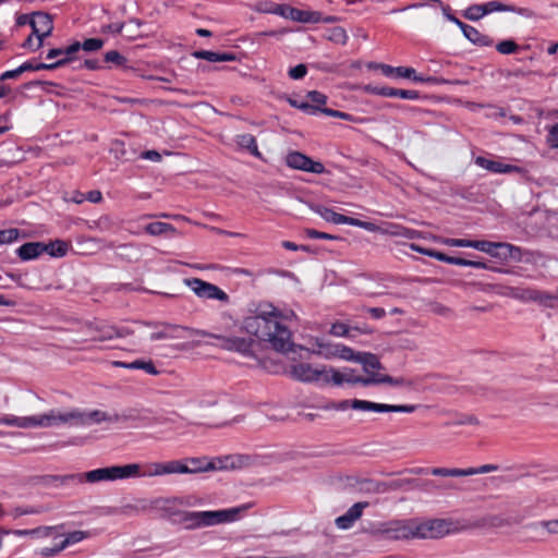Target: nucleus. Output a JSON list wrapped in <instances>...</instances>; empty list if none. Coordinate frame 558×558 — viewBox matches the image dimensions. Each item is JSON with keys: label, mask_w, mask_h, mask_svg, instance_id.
I'll list each match as a JSON object with an SVG mask.
<instances>
[{"label": "nucleus", "mask_w": 558, "mask_h": 558, "mask_svg": "<svg viewBox=\"0 0 558 558\" xmlns=\"http://www.w3.org/2000/svg\"><path fill=\"white\" fill-rule=\"evenodd\" d=\"M413 539H435L449 534H454L463 530L459 522L451 519H429L421 520L412 518Z\"/></svg>", "instance_id": "nucleus-3"}, {"label": "nucleus", "mask_w": 558, "mask_h": 558, "mask_svg": "<svg viewBox=\"0 0 558 558\" xmlns=\"http://www.w3.org/2000/svg\"><path fill=\"white\" fill-rule=\"evenodd\" d=\"M365 311L374 318L381 319L386 316V311L383 307H366Z\"/></svg>", "instance_id": "nucleus-63"}, {"label": "nucleus", "mask_w": 558, "mask_h": 558, "mask_svg": "<svg viewBox=\"0 0 558 558\" xmlns=\"http://www.w3.org/2000/svg\"><path fill=\"white\" fill-rule=\"evenodd\" d=\"M92 536V533L88 531H73L64 535V539L60 543L61 548L65 549L66 547L77 544L88 537Z\"/></svg>", "instance_id": "nucleus-39"}, {"label": "nucleus", "mask_w": 558, "mask_h": 558, "mask_svg": "<svg viewBox=\"0 0 558 558\" xmlns=\"http://www.w3.org/2000/svg\"><path fill=\"white\" fill-rule=\"evenodd\" d=\"M105 61L122 65L125 62V58L117 50H110L105 53Z\"/></svg>", "instance_id": "nucleus-53"}, {"label": "nucleus", "mask_w": 558, "mask_h": 558, "mask_svg": "<svg viewBox=\"0 0 558 558\" xmlns=\"http://www.w3.org/2000/svg\"><path fill=\"white\" fill-rule=\"evenodd\" d=\"M351 221L352 222L350 223V226L359 227V228H362L369 232H375V231H378V229H379L378 226H376L375 223L369 222V221H362L356 218H351Z\"/></svg>", "instance_id": "nucleus-54"}, {"label": "nucleus", "mask_w": 558, "mask_h": 558, "mask_svg": "<svg viewBox=\"0 0 558 558\" xmlns=\"http://www.w3.org/2000/svg\"><path fill=\"white\" fill-rule=\"evenodd\" d=\"M377 384H388L391 386L402 387V386H411L412 383L403 377H392L389 375H380V374H372L371 375V385Z\"/></svg>", "instance_id": "nucleus-30"}, {"label": "nucleus", "mask_w": 558, "mask_h": 558, "mask_svg": "<svg viewBox=\"0 0 558 558\" xmlns=\"http://www.w3.org/2000/svg\"><path fill=\"white\" fill-rule=\"evenodd\" d=\"M420 473L432 474L434 476H442V477H461L465 476L464 469L458 468H433L429 470H421Z\"/></svg>", "instance_id": "nucleus-35"}, {"label": "nucleus", "mask_w": 558, "mask_h": 558, "mask_svg": "<svg viewBox=\"0 0 558 558\" xmlns=\"http://www.w3.org/2000/svg\"><path fill=\"white\" fill-rule=\"evenodd\" d=\"M474 248L490 256L504 258L513 257V252H520L519 247L505 242L475 241Z\"/></svg>", "instance_id": "nucleus-16"}, {"label": "nucleus", "mask_w": 558, "mask_h": 558, "mask_svg": "<svg viewBox=\"0 0 558 558\" xmlns=\"http://www.w3.org/2000/svg\"><path fill=\"white\" fill-rule=\"evenodd\" d=\"M197 59L207 60L209 62H219V53L209 50H198L193 53Z\"/></svg>", "instance_id": "nucleus-52"}, {"label": "nucleus", "mask_w": 558, "mask_h": 558, "mask_svg": "<svg viewBox=\"0 0 558 558\" xmlns=\"http://www.w3.org/2000/svg\"><path fill=\"white\" fill-rule=\"evenodd\" d=\"M307 73V68L305 64H298L289 70V76L292 80H301Z\"/></svg>", "instance_id": "nucleus-55"}, {"label": "nucleus", "mask_w": 558, "mask_h": 558, "mask_svg": "<svg viewBox=\"0 0 558 558\" xmlns=\"http://www.w3.org/2000/svg\"><path fill=\"white\" fill-rule=\"evenodd\" d=\"M307 98L317 106L325 105L327 102V96L318 90L308 92Z\"/></svg>", "instance_id": "nucleus-58"}, {"label": "nucleus", "mask_w": 558, "mask_h": 558, "mask_svg": "<svg viewBox=\"0 0 558 558\" xmlns=\"http://www.w3.org/2000/svg\"><path fill=\"white\" fill-rule=\"evenodd\" d=\"M0 425L15 426L19 428H34V415L15 416L12 414H7L0 416Z\"/></svg>", "instance_id": "nucleus-29"}, {"label": "nucleus", "mask_w": 558, "mask_h": 558, "mask_svg": "<svg viewBox=\"0 0 558 558\" xmlns=\"http://www.w3.org/2000/svg\"><path fill=\"white\" fill-rule=\"evenodd\" d=\"M264 11L299 23H332L336 20L333 16L324 17L318 11L301 10L288 4H275L271 9Z\"/></svg>", "instance_id": "nucleus-7"}, {"label": "nucleus", "mask_w": 558, "mask_h": 558, "mask_svg": "<svg viewBox=\"0 0 558 558\" xmlns=\"http://www.w3.org/2000/svg\"><path fill=\"white\" fill-rule=\"evenodd\" d=\"M81 411L75 409L69 412H61L58 410H50L47 413L34 415V428H49L60 425H75L77 420H81Z\"/></svg>", "instance_id": "nucleus-8"}, {"label": "nucleus", "mask_w": 558, "mask_h": 558, "mask_svg": "<svg viewBox=\"0 0 558 558\" xmlns=\"http://www.w3.org/2000/svg\"><path fill=\"white\" fill-rule=\"evenodd\" d=\"M306 235L311 239H320V240H336L338 239V236L336 235H332V234H329V233H326V232H320V231H317L315 229H307L306 230Z\"/></svg>", "instance_id": "nucleus-57"}, {"label": "nucleus", "mask_w": 558, "mask_h": 558, "mask_svg": "<svg viewBox=\"0 0 558 558\" xmlns=\"http://www.w3.org/2000/svg\"><path fill=\"white\" fill-rule=\"evenodd\" d=\"M45 252L52 257H63L68 253L69 245L62 240L44 243Z\"/></svg>", "instance_id": "nucleus-38"}, {"label": "nucleus", "mask_w": 558, "mask_h": 558, "mask_svg": "<svg viewBox=\"0 0 558 558\" xmlns=\"http://www.w3.org/2000/svg\"><path fill=\"white\" fill-rule=\"evenodd\" d=\"M288 316L272 304H260L256 315L246 317L242 328L262 341L268 342L278 352H287L292 347V333L284 320Z\"/></svg>", "instance_id": "nucleus-1"}, {"label": "nucleus", "mask_w": 558, "mask_h": 558, "mask_svg": "<svg viewBox=\"0 0 558 558\" xmlns=\"http://www.w3.org/2000/svg\"><path fill=\"white\" fill-rule=\"evenodd\" d=\"M463 35L474 45L480 47H489L493 45V39L485 34H482L478 29L475 27L465 24L461 28Z\"/></svg>", "instance_id": "nucleus-25"}, {"label": "nucleus", "mask_w": 558, "mask_h": 558, "mask_svg": "<svg viewBox=\"0 0 558 558\" xmlns=\"http://www.w3.org/2000/svg\"><path fill=\"white\" fill-rule=\"evenodd\" d=\"M497 470H498V465H496V464H484V465H481L478 468H466V469H464L465 476H472V475H476V474L490 473V472H495Z\"/></svg>", "instance_id": "nucleus-44"}, {"label": "nucleus", "mask_w": 558, "mask_h": 558, "mask_svg": "<svg viewBox=\"0 0 558 558\" xmlns=\"http://www.w3.org/2000/svg\"><path fill=\"white\" fill-rule=\"evenodd\" d=\"M350 331L351 328L347 324L340 322L332 324L329 330L330 335L336 337H349Z\"/></svg>", "instance_id": "nucleus-46"}, {"label": "nucleus", "mask_w": 558, "mask_h": 558, "mask_svg": "<svg viewBox=\"0 0 558 558\" xmlns=\"http://www.w3.org/2000/svg\"><path fill=\"white\" fill-rule=\"evenodd\" d=\"M430 311L434 314L440 315L444 317H448L451 314V310L441 303H434L430 307Z\"/></svg>", "instance_id": "nucleus-59"}, {"label": "nucleus", "mask_w": 558, "mask_h": 558, "mask_svg": "<svg viewBox=\"0 0 558 558\" xmlns=\"http://www.w3.org/2000/svg\"><path fill=\"white\" fill-rule=\"evenodd\" d=\"M62 550H64L63 548H61V544L59 545H56L53 547H45V548H41L40 551L38 553L39 555L44 556V557H54L57 556L59 553H61Z\"/></svg>", "instance_id": "nucleus-61"}, {"label": "nucleus", "mask_w": 558, "mask_h": 558, "mask_svg": "<svg viewBox=\"0 0 558 558\" xmlns=\"http://www.w3.org/2000/svg\"><path fill=\"white\" fill-rule=\"evenodd\" d=\"M365 92L373 95H378L383 97H398L402 99L409 100H417L420 98V93L414 89H399L388 86H372L366 85L364 87Z\"/></svg>", "instance_id": "nucleus-17"}, {"label": "nucleus", "mask_w": 558, "mask_h": 558, "mask_svg": "<svg viewBox=\"0 0 558 558\" xmlns=\"http://www.w3.org/2000/svg\"><path fill=\"white\" fill-rule=\"evenodd\" d=\"M371 69H379L381 73L385 76H396L400 78H409L414 82H434L435 78L433 77H423L420 75H416V71L413 68L410 66H391L384 63H371L368 65Z\"/></svg>", "instance_id": "nucleus-15"}, {"label": "nucleus", "mask_w": 558, "mask_h": 558, "mask_svg": "<svg viewBox=\"0 0 558 558\" xmlns=\"http://www.w3.org/2000/svg\"><path fill=\"white\" fill-rule=\"evenodd\" d=\"M318 353L324 354L326 357L330 356H339L347 361H355L356 362V353L349 347L343 344H325L323 342L317 341Z\"/></svg>", "instance_id": "nucleus-20"}, {"label": "nucleus", "mask_w": 558, "mask_h": 558, "mask_svg": "<svg viewBox=\"0 0 558 558\" xmlns=\"http://www.w3.org/2000/svg\"><path fill=\"white\" fill-rule=\"evenodd\" d=\"M89 201L90 203H100L102 201V194L98 190L89 191L87 194H85V201Z\"/></svg>", "instance_id": "nucleus-64"}, {"label": "nucleus", "mask_w": 558, "mask_h": 558, "mask_svg": "<svg viewBox=\"0 0 558 558\" xmlns=\"http://www.w3.org/2000/svg\"><path fill=\"white\" fill-rule=\"evenodd\" d=\"M185 283L201 299L217 300L225 304L230 301L229 295L214 283L199 278L185 279Z\"/></svg>", "instance_id": "nucleus-11"}, {"label": "nucleus", "mask_w": 558, "mask_h": 558, "mask_svg": "<svg viewBox=\"0 0 558 558\" xmlns=\"http://www.w3.org/2000/svg\"><path fill=\"white\" fill-rule=\"evenodd\" d=\"M161 326L163 327L162 330L153 332L149 336V339L151 341L182 338V336L179 333L180 330H185V331H189L190 333H194V335L196 331V330L187 328V327H183L180 325L167 324V323L161 324Z\"/></svg>", "instance_id": "nucleus-21"}, {"label": "nucleus", "mask_w": 558, "mask_h": 558, "mask_svg": "<svg viewBox=\"0 0 558 558\" xmlns=\"http://www.w3.org/2000/svg\"><path fill=\"white\" fill-rule=\"evenodd\" d=\"M539 291L541 290H536V289H526L523 291V293L519 298L522 300L534 301V302L538 303Z\"/></svg>", "instance_id": "nucleus-60"}, {"label": "nucleus", "mask_w": 558, "mask_h": 558, "mask_svg": "<svg viewBox=\"0 0 558 558\" xmlns=\"http://www.w3.org/2000/svg\"><path fill=\"white\" fill-rule=\"evenodd\" d=\"M485 15V9L482 4L470 5L464 12V17L470 21H477Z\"/></svg>", "instance_id": "nucleus-42"}, {"label": "nucleus", "mask_w": 558, "mask_h": 558, "mask_svg": "<svg viewBox=\"0 0 558 558\" xmlns=\"http://www.w3.org/2000/svg\"><path fill=\"white\" fill-rule=\"evenodd\" d=\"M351 408L361 411H374V412H401V413H413L418 405L416 404H385L376 403L367 400H352Z\"/></svg>", "instance_id": "nucleus-13"}, {"label": "nucleus", "mask_w": 558, "mask_h": 558, "mask_svg": "<svg viewBox=\"0 0 558 558\" xmlns=\"http://www.w3.org/2000/svg\"><path fill=\"white\" fill-rule=\"evenodd\" d=\"M97 335L93 337L96 341H106L111 340L113 338L123 337V333L120 332L116 327L101 325L96 327Z\"/></svg>", "instance_id": "nucleus-36"}, {"label": "nucleus", "mask_w": 558, "mask_h": 558, "mask_svg": "<svg viewBox=\"0 0 558 558\" xmlns=\"http://www.w3.org/2000/svg\"><path fill=\"white\" fill-rule=\"evenodd\" d=\"M69 59L70 58L59 59L56 62L50 63V64H46V63L34 64L32 62H24L23 64H21L19 66V69L21 71V73H24L26 71L53 70V69H57V68H60V66L66 64Z\"/></svg>", "instance_id": "nucleus-32"}, {"label": "nucleus", "mask_w": 558, "mask_h": 558, "mask_svg": "<svg viewBox=\"0 0 558 558\" xmlns=\"http://www.w3.org/2000/svg\"><path fill=\"white\" fill-rule=\"evenodd\" d=\"M81 420H77V426L82 425H90L94 423H101L109 420V416L106 412L94 410L92 412L85 413L81 412Z\"/></svg>", "instance_id": "nucleus-34"}, {"label": "nucleus", "mask_w": 558, "mask_h": 558, "mask_svg": "<svg viewBox=\"0 0 558 558\" xmlns=\"http://www.w3.org/2000/svg\"><path fill=\"white\" fill-rule=\"evenodd\" d=\"M126 464L124 465H111L107 468L95 469L85 473L69 474L60 476V483L62 485L68 484H82L84 482L97 483V482H113L117 480L129 478Z\"/></svg>", "instance_id": "nucleus-5"}, {"label": "nucleus", "mask_w": 558, "mask_h": 558, "mask_svg": "<svg viewBox=\"0 0 558 558\" xmlns=\"http://www.w3.org/2000/svg\"><path fill=\"white\" fill-rule=\"evenodd\" d=\"M356 362L361 363L366 372H369L371 369H380L383 367L378 357L368 352H357Z\"/></svg>", "instance_id": "nucleus-33"}, {"label": "nucleus", "mask_w": 558, "mask_h": 558, "mask_svg": "<svg viewBox=\"0 0 558 558\" xmlns=\"http://www.w3.org/2000/svg\"><path fill=\"white\" fill-rule=\"evenodd\" d=\"M105 41L100 38H89L84 40L82 44L80 43V49L85 51H97L102 48Z\"/></svg>", "instance_id": "nucleus-43"}, {"label": "nucleus", "mask_w": 558, "mask_h": 558, "mask_svg": "<svg viewBox=\"0 0 558 558\" xmlns=\"http://www.w3.org/2000/svg\"><path fill=\"white\" fill-rule=\"evenodd\" d=\"M80 50V41H74L65 49L61 48H53L50 49L47 53V59L51 60L58 57H61L60 59L70 58L68 62H70L73 59V54L76 53Z\"/></svg>", "instance_id": "nucleus-31"}, {"label": "nucleus", "mask_w": 558, "mask_h": 558, "mask_svg": "<svg viewBox=\"0 0 558 558\" xmlns=\"http://www.w3.org/2000/svg\"><path fill=\"white\" fill-rule=\"evenodd\" d=\"M290 375L304 383L328 384L329 369L326 367H314L308 363H296L290 367Z\"/></svg>", "instance_id": "nucleus-9"}, {"label": "nucleus", "mask_w": 558, "mask_h": 558, "mask_svg": "<svg viewBox=\"0 0 558 558\" xmlns=\"http://www.w3.org/2000/svg\"><path fill=\"white\" fill-rule=\"evenodd\" d=\"M20 231L15 228L5 229L0 231V245L9 244L17 240Z\"/></svg>", "instance_id": "nucleus-45"}, {"label": "nucleus", "mask_w": 558, "mask_h": 558, "mask_svg": "<svg viewBox=\"0 0 558 558\" xmlns=\"http://www.w3.org/2000/svg\"><path fill=\"white\" fill-rule=\"evenodd\" d=\"M320 112L325 113L326 116L339 118L345 121H354L355 118L347 112L329 109V108H322L319 109Z\"/></svg>", "instance_id": "nucleus-51"}, {"label": "nucleus", "mask_w": 558, "mask_h": 558, "mask_svg": "<svg viewBox=\"0 0 558 558\" xmlns=\"http://www.w3.org/2000/svg\"><path fill=\"white\" fill-rule=\"evenodd\" d=\"M366 507H368V502L366 501L354 504L347 510L344 514L338 517L335 520L336 526L340 530L351 529L354 525L355 521H357L362 517L363 510Z\"/></svg>", "instance_id": "nucleus-18"}, {"label": "nucleus", "mask_w": 558, "mask_h": 558, "mask_svg": "<svg viewBox=\"0 0 558 558\" xmlns=\"http://www.w3.org/2000/svg\"><path fill=\"white\" fill-rule=\"evenodd\" d=\"M475 165L478 167L490 171L493 173H510L517 170V167L512 165H506L497 160H492L482 156H478L474 160Z\"/></svg>", "instance_id": "nucleus-22"}, {"label": "nucleus", "mask_w": 558, "mask_h": 558, "mask_svg": "<svg viewBox=\"0 0 558 558\" xmlns=\"http://www.w3.org/2000/svg\"><path fill=\"white\" fill-rule=\"evenodd\" d=\"M351 402L352 401H349V400H342V401H339V402H331L330 404H328L326 407V409H328V410H336V411H344L348 408H351Z\"/></svg>", "instance_id": "nucleus-62"}, {"label": "nucleus", "mask_w": 558, "mask_h": 558, "mask_svg": "<svg viewBox=\"0 0 558 558\" xmlns=\"http://www.w3.org/2000/svg\"><path fill=\"white\" fill-rule=\"evenodd\" d=\"M315 211L326 221L332 222L335 225H349L352 222L351 218L341 214L333 211L330 208L317 206Z\"/></svg>", "instance_id": "nucleus-27"}, {"label": "nucleus", "mask_w": 558, "mask_h": 558, "mask_svg": "<svg viewBox=\"0 0 558 558\" xmlns=\"http://www.w3.org/2000/svg\"><path fill=\"white\" fill-rule=\"evenodd\" d=\"M250 508L251 504H245L220 510L190 511L184 514L183 520L191 529L232 523L239 521Z\"/></svg>", "instance_id": "nucleus-2"}, {"label": "nucleus", "mask_w": 558, "mask_h": 558, "mask_svg": "<svg viewBox=\"0 0 558 558\" xmlns=\"http://www.w3.org/2000/svg\"><path fill=\"white\" fill-rule=\"evenodd\" d=\"M111 364L114 367H122V368H128V369H143L147 374H150V375L159 374L158 369L156 368V366L154 365V363L151 361L146 362V361H142V360H136L131 363H126V362H122V361H113Z\"/></svg>", "instance_id": "nucleus-26"}, {"label": "nucleus", "mask_w": 558, "mask_h": 558, "mask_svg": "<svg viewBox=\"0 0 558 558\" xmlns=\"http://www.w3.org/2000/svg\"><path fill=\"white\" fill-rule=\"evenodd\" d=\"M235 143L242 150H247L251 155L258 159H263V155L258 149L255 136L250 133L239 134L235 136Z\"/></svg>", "instance_id": "nucleus-24"}, {"label": "nucleus", "mask_w": 558, "mask_h": 558, "mask_svg": "<svg viewBox=\"0 0 558 558\" xmlns=\"http://www.w3.org/2000/svg\"><path fill=\"white\" fill-rule=\"evenodd\" d=\"M129 478L135 477H155L168 474H186L190 469L181 460L168 462H144L126 464Z\"/></svg>", "instance_id": "nucleus-4"}, {"label": "nucleus", "mask_w": 558, "mask_h": 558, "mask_svg": "<svg viewBox=\"0 0 558 558\" xmlns=\"http://www.w3.org/2000/svg\"><path fill=\"white\" fill-rule=\"evenodd\" d=\"M547 143L551 148H558V123L549 128Z\"/></svg>", "instance_id": "nucleus-56"}, {"label": "nucleus", "mask_w": 558, "mask_h": 558, "mask_svg": "<svg viewBox=\"0 0 558 558\" xmlns=\"http://www.w3.org/2000/svg\"><path fill=\"white\" fill-rule=\"evenodd\" d=\"M184 463L190 469L189 473H194V472H199V471H209V470L216 469L214 463L208 462L205 464L203 460L196 459V458L190 459L187 462H184Z\"/></svg>", "instance_id": "nucleus-41"}, {"label": "nucleus", "mask_w": 558, "mask_h": 558, "mask_svg": "<svg viewBox=\"0 0 558 558\" xmlns=\"http://www.w3.org/2000/svg\"><path fill=\"white\" fill-rule=\"evenodd\" d=\"M341 385L343 383L349 384H361L362 386H371V376L361 377L354 374L352 369H345L339 372L333 368H329L328 384Z\"/></svg>", "instance_id": "nucleus-19"}, {"label": "nucleus", "mask_w": 558, "mask_h": 558, "mask_svg": "<svg viewBox=\"0 0 558 558\" xmlns=\"http://www.w3.org/2000/svg\"><path fill=\"white\" fill-rule=\"evenodd\" d=\"M483 8L485 9V14H489L493 12H514L519 13L521 15H526L527 9L524 8H517L514 5L505 4L500 1H489L486 3H482Z\"/></svg>", "instance_id": "nucleus-28"}, {"label": "nucleus", "mask_w": 558, "mask_h": 558, "mask_svg": "<svg viewBox=\"0 0 558 558\" xmlns=\"http://www.w3.org/2000/svg\"><path fill=\"white\" fill-rule=\"evenodd\" d=\"M63 525L59 526H39L36 529H31L29 533H32V536L36 537H50L53 535V532L58 530L59 527H62Z\"/></svg>", "instance_id": "nucleus-48"}, {"label": "nucleus", "mask_w": 558, "mask_h": 558, "mask_svg": "<svg viewBox=\"0 0 558 558\" xmlns=\"http://www.w3.org/2000/svg\"><path fill=\"white\" fill-rule=\"evenodd\" d=\"M330 39L338 44L345 45L348 41L347 32L340 26L333 27L330 32Z\"/></svg>", "instance_id": "nucleus-50"}, {"label": "nucleus", "mask_w": 558, "mask_h": 558, "mask_svg": "<svg viewBox=\"0 0 558 558\" xmlns=\"http://www.w3.org/2000/svg\"><path fill=\"white\" fill-rule=\"evenodd\" d=\"M538 303L548 307H555L558 303V295L550 294L546 291H539Z\"/></svg>", "instance_id": "nucleus-49"}, {"label": "nucleus", "mask_w": 558, "mask_h": 558, "mask_svg": "<svg viewBox=\"0 0 558 558\" xmlns=\"http://www.w3.org/2000/svg\"><path fill=\"white\" fill-rule=\"evenodd\" d=\"M441 244L452 247H472L474 248L475 241L466 239H451V238H435Z\"/></svg>", "instance_id": "nucleus-40"}, {"label": "nucleus", "mask_w": 558, "mask_h": 558, "mask_svg": "<svg viewBox=\"0 0 558 558\" xmlns=\"http://www.w3.org/2000/svg\"><path fill=\"white\" fill-rule=\"evenodd\" d=\"M145 231L150 235L174 234L177 229L166 222H151L145 227Z\"/></svg>", "instance_id": "nucleus-37"}, {"label": "nucleus", "mask_w": 558, "mask_h": 558, "mask_svg": "<svg viewBox=\"0 0 558 558\" xmlns=\"http://www.w3.org/2000/svg\"><path fill=\"white\" fill-rule=\"evenodd\" d=\"M33 35L36 36V48L43 46L44 38L48 37L52 29L53 23L49 14L36 12L29 20Z\"/></svg>", "instance_id": "nucleus-14"}, {"label": "nucleus", "mask_w": 558, "mask_h": 558, "mask_svg": "<svg viewBox=\"0 0 558 558\" xmlns=\"http://www.w3.org/2000/svg\"><path fill=\"white\" fill-rule=\"evenodd\" d=\"M367 533L375 538L386 541L413 539V521L412 519H393L377 522L372 525Z\"/></svg>", "instance_id": "nucleus-6"}, {"label": "nucleus", "mask_w": 558, "mask_h": 558, "mask_svg": "<svg viewBox=\"0 0 558 558\" xmlns=\"http://www.w3.org/2000/svg\"><path fill=\"white\" fill-rule=\"evenodd\" d=\"M286 165L295 170L322 174L325 172V166L320 161H315L303 153L293 150L287 154Z\"/></svg>", "instance_id": "nucleus-12"}, {"label": "nucleus", "mask_w": 558, "mask_h": 558, "mask_svg": "<svg viewBox=\"0 0 558 558\" xmlns=\"http://www.w3.org/2000/svg\"><path fill=\"white\" fill-rule=\"evenodd\" d=\"M518 48L519 47H518L517 43L513 40H510V39L502 40L496 46L497 51L502 54L514 53V52H517Z\"/></svg>", "instance_id": "nucleus-47"}, {"label": "nucleus", "mask_w": 558, "mask_h": 558, "mask_svg": "<svg viewBox=\"0 0 558 558\" xmlns=\"http://www.w3.org/2000/svg\"><path fill=\"white\" fill-rule=\"evenodd\" d=\"M195 335L217 339L220 341V348L227 351H234L243 355H250L254 344V340L243 337L210 333L202 330H196Z\"/></svg>", "instance_id": "nucleus-10"}, {"label": "nucleus", "mask_w": 558, "mask_h": 558, "mask_svg": "<svg viewBox=\"0 0 558 558\" xmlns=\"http://www.w3.org/2000/svg\"><path fill=\"white\" fill-rule=\"evenodd\" d=\"M44 252L45 247L43 242H27L16 250V254L22 260L35 259Z\"/></svg>", "instance_id": "nucleus-23"}]
</instances>
